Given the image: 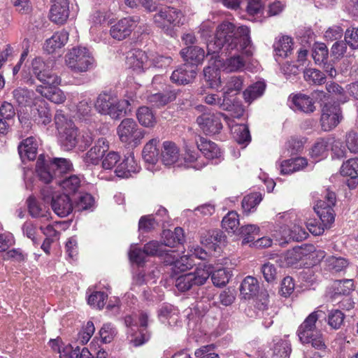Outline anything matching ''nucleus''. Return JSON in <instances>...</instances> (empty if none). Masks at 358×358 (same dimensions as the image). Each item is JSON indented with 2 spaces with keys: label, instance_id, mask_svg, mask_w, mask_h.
Masks as SVG:
<instances>
[{
  "label": "nucleus",
  "instance_id": "nucleus-1",
  "mask_svg": "<svg viewBox=\"0 0 358 358\" xmlns=\"http://www.w3.org/2000/svg\"><path fill=\"white\" fill-rule=\"evenodd\" d=\"M250 29L247 26L235 25L228 21H224L216 29L213 41L207 45L208 54L215 55L220 50L226 54L233 52H241L246 57L253 55Z\"/></svg>",
  "mask_w": 358,
  "mask_h": 358
},
{
  "label": "nucleus",
  "instance_id": "nucleus-2",
  "mask_svg": "<svg viewBox=\"0 0 358 358\" xmlns=\"http://www.w3.org/2000/svg\"><path fill=\"white\" fill-rule=\"evenodd\" d=\"M322 315H323L322 310L313 311L306 317L296 331L301 343L311 344L313 348L318 350L325 348L323 335L316 327V322Z\"/></svg>",
  "mask_w": 358,
  "mask_h": 358
},
{
  "label": "nucleus",
  "instance_id": "nucleus-3",
  "mask_svg": "<svg viewBox=\"0 0 358 358\" xmlns=\"http://www.w3.org/2000/svg\"><path fill=\"white\" fill-rule=\"evenodd\" d=\"M67 67L75 73H83L95 67L96 61L90 50L86 47L71 48L65 56Z\"/></svg>",
  "mask_w": 358,
  "mask_h": 358
},
{
  "label": "nucleus",
  "instance_id": "nucleus-4",
  "mask_svg": "<svg viewBox=\"0 0 358 358\" xmlns=\"http://www.w3.org/2000/svg\"><path fill=\"white\" fill-rule=\"evenodd\" d=\"M129 105L127 100L119 101L110 94H100L94 103L96 110L103 115H108L113 119H119L126 113V107Z\"/></svg>",
  "mask_w": 358,
  "mask_h": 358
},
{
  "label": "nucleus",
  "instance_id": "nucleus-5",
  "mask_svg": "<svg viewBox=\"0 0 358 358\" xmlns=\"http://www.w3.org/2000/svg\"><path fill=\"white\" fill-rule=\"evenodd\" d=\"M210 275L209 268L200 266L194 272L181 275L176 280V287L180 292H186L194 286L203 285Z\"/></svg>",
  "mask_w": 358,
  "mask_h": 358
},
{
  "label": "nucleus",
  "instance_id": "nucleus-6",
  "mask_svg": "<svg viewBox=\"0 0 358 358\" xmlns=\"http://www.w3.org/2000/svg\"><path fill=\"white\" fill-rule=\"evenodd\" d=\"M120 141L131 146H137L145 136V131L138 128L136 122L131 118L123 120L117 127Z\"/></svg>",
  "mask_w": 358,
  "mask_h": 358
},
{
  "label": "nucleus",
  "instance_id": "nucleus-7",
  "mask_svg": "<svg viewBox=\"0 0 358 358\" xmlns=\"http://www.w3.org/2000/svg\"><path fill=\"white\" fill-rule=\"evenodd\" d=\"M336 200L335 193L327 189L324 199L317 201L314 206L315 212L326 227H329L334 221L335 213L333 207L335 206Z\"/></svg>",
  "mask_w": 358,
  "mask_h": 358
},
{
  "label": "nucleus",
  "instance_id": "nucleus-8",
  "mask_svg": "<svg viewBox=\"0 0 358 358\" xmlns=\"http://www.w3.org/2000/svg\"><path fill=\"white\" fill-rule=\"evenodd\" d=\"M183 17L182 12L173 7L161 8L153 16L155 25L164 30H169L171 26H178Z\"/></svg>",
  "mask_w": 358,
  "mask_h": 358
},
{
  "label": "nucleus",
  "instance_id": "nucleus-9",
  "mask_svg": "<svg viewBox=\"0 0 358 358\" xmlns=\"http://www.w3.org/2000/svg\"><path fill=\"white\" fill-rule=\"evenodd\" d=\"M34 75L38 80L48 85H59L60 78L49 68L40 58L34 59L31 62Z\"/></svg>",
  "mask_w": 358,
  "mask_h": 358
},
{
  "label": "nucleus",
  "instance_id": "nucleus-10",
  "mask_svg": "<svg viewBox=\"0 0 358 358\" xmlns=\"http://www.w3.org/2000/svg\"><path fill=\"white\" fill-rule=\"evenodd\" d=\"M221 117L227 119V116L221 113H203L197 117L196 122L206 134L213 135L218 134L222 129Z\"/></svg>",
  "mask_w": 358,
  "mask_h": 358
},
{
  "label": "nucleus",
  "instance_id": "nucleus-11",
  "mask_svg": "<svg viewBox=\"0 0 358 358\" xmlns=\"http://www.w3.org/2000/svg\"><path fill=\"white\" fill-rule=\"evenodd\" d=\"M342 119L338 104L327 103L322 109L320 122L324 131H330L336 127Z\"/></svg>",
  "mask_w": 358,
  "mask_h": 358
},
{
  "label": "nucleus",
  "instance_id": "nucleus-12",
  "mask_svg": "<svg viewBox=\"0 0 358 358\" xmlns=\"http://www.w3.org/2000/svg\"><path fill=\"white\" fill-rule=\"evenodd\" d=\"M109 145L105 138H99L94 145L83 156V161L87 165H96L108 151Z\"/></svg>",
  "mask_w": 358,
  "mask_h": 358
},
{
  "label": "nucleus",
  "instance_id": "nucleus-13",
  "mask_svg": "<svg viewBox=\"0 0 358 358\" xmlns=\"http://www.w3.org/2000/svg\"><path fill=\"white\" fill-rule=\"evenodd\" d=\"M141 170L133 153L124 156V159L117 166L115 173L122 178H128L133 176Z\"/></svg>",
  "mask_w": 358,
  "mask_h": 358
},
{
  "label": "nucleus",
  "instance_id": "nucleus-14",
  "mask_svg": "<svg viewBox=\"0 0 358 358\" xmlns=\"http://www.w3.org/2000/svg\"><path fill=\"white\" fill-rule=\"evenodd\" d=\"M136 21L131 17L120 20L111 26L110 35L114 39L122 41L128 37L135 27Z\"/></svg>",
  "mask_w": 358,
  "mask_h": 358
},
{
  "label": "nucleus",
  "instance_id": "nucleus-15",
  "mask_svg": "<svg viewBox=\"0 0 358 358\" xmlns=\"http://www.w3.org/2000/svg\"><path fill=\"white\" fill-rule=\"evenodd\" d=\"M51 2L50 20L56 24H64L69 16V0H51Z\"/></svg>",
  "mask_w": 358,
  "mask_h": 358
},
{
  "label": "nucleus",
  "instance_id": "nucleus-16",
  "mask_svg": "<svg viewBox=\"0 0 358 358\" xmlns=\"http://www.w3.org/2000/svg\"><path fill=\"white\" fill-rule=\"evenodd\" d=\"M36 172L39 179L45 183H56L57 178L54 175L52 161L46 159L43 155H40L37 159Z\"/></svg>",
  "mask_w": 358,
  "mask_h": 358
},
{
  "label": "nucleus",
  "instance_id": "nucleus-17",
  "mask_svg": "<svg viewBox=\"0 0 358 358\" xmlns=\"http://www.w3.org/2000/svg\"><path fill=\"white\" fill-rule=\"evenodd\" d=\"M51 207L54 213L61 217L70 215L75 208L67 194H57Z\"/></svg>",
  "mask_w": 358,
  "mask_h": 358
},
{
  "label": "nucleus",
  "instance_id": "nucleus-18",
  "mask_svg": "<svg viewBox=\"0 0 358 358\" xmlns=\"http://www.w3.org/2000/svg\"><path fill=\"white\" fill-rule=\"evenodd\" d=\"M127 63L129 68L138 72L149 66L148 55L139 49H133L127 53Z\"/></svg>",
  "mask_w": 358,
  "mask_h": 358
},
{
  "label": "nucleus",
  "instance_id": "nucleus-19",
  "mask_svg": "<svg viewBox=\"0 0 358 358\" xmlns=\"http://www.w3.org/2000/svg\"><path fill=\"white\" fill-rule=\"evenodd\" d=\"M196 75V72L194 66L184 64L172 73L171 79L173 83L178 85H186L191 83Z\"/></svg>",
  "mask_w": 358,
  "mask_h": 358
},
{
  "label": "nucleus",
  "instance_id": "nucleus-20",
  "mask_svg": "<svg viewBox=\"0 0 358 358\" xmlns=\"http://www.w3.org/2000/svg\"><path fill=\"white\" fill-rule=\"evenodd\" d=\"M341 173L350 178L346 182L349 188H355L358 185V157L350 159L344 162L341 167Z\"/></svg>",
  "mask_w": 358,
  "mask_h": 358
},
{
  "label": "nucleus",
  "instance_id": "nucleus-21",
  "mask_svg": "<svg viewBox=\"0 0 358 358\" xmlns=\"http://www.w3.org/2000/svg\"><path fill=\"white\" fill-rule=\"evenodd\" d=\"M38 142L36 138L30 136L22 141L18 145V153L21 159L24 162L25 159L29 161L36 159Z\"/></svg>",
  "mask_w": 358,
  "mask_h": 358
},
{
  "label": "nucleus",
  "instance_id": "nucleus-22",
  "mask_svg": "<svg viewBox=\"0 0 358 358\" xmlns=\"http://www.w3.org/2000/svg\"><path fill=\"white\" fill-rule=\"evenodd\" d=\"M290 98L295 110L310 114L316 109L313 98L308 95L299 93L293 95Z\"/></svg>",
  "mask_w": 358,
  "mask_h": 358
},
{
  "label": "nucleus",
  "instance_id": "nucleus-23",
  "mask_svg": "<svg viewBox=\"0 0 358 358\" xmlns=\"http://www.w3.org/2000/svg\"><path fill=\"white\" fill-rule=\"evenodd\" d=\"M180 157V149L173 141H164L162 150V161L166 166L176 163Z\"/></svg>",
  "mask_w": 358,
  "mask_h": 358
},
{
  "label": "nucleus",
  "instance_id": "nucleus-24",
  "mask_svg": "<svg viewBox=\"0 0 358 358\" xmlns=\"http://www.w3.org/2000/svg\"><path fill=\"white\" fill-rule=\"evenodd\" d=\"M28 211L30 215L34 218L48 220L51 217V213L48 207L42 205L34 196H29L27 200Z\"/></svg>",
  "mask_w": 358,
  "mask_h": 358
},
{
  "label": "nucleus",
  "instance_id": "nucleus-25",
  "mask_svg": "<svg viewBox=\"0 0 358 358\" xmlns=\"http://www.w3.org/2000/svg\"><path fill=\"white\" fill-rule=\"evenodd\" d=\"M195 141L197 148L207 159H212L220 156V150L215 143L201 136H198Z\"/></svg>",
  "mask_w": 358,
  "mask_h": 358
},
{
  "label": "nucleus",
  "instance_id": "nucleus-26",
  "mask_svg": "<svg viewBox=\"0 0 358 358\" xmlns=\"http://www.w3.org/2000/svg\"><path fill=\"white\" fill-rule=\"evenodd\" d=\"M55 85L38 86L36 91L50 101L59 104L65 101L66 96L62 90Z\"/></svg>",
  "mask_w": 358,
  "mask_h": 358
},
{
  "label": "nucleus",
  "instance_id": "nucleus-27",
  "mask_svg": "<svg viewBox=\"0 0 358 358\" xmlns=\"http://www.w3.org/2000/svg\"><path fill=\"white\" fill-rule=\"evenodd\" d=\"M180 55L188 64H191L192 66L201 64L204 57L205 52L203 48L199 46H189L183 48L180 51Z\"/></svg>",
  "mask_w": 358,
  "mask_h": 358
},
{
  "label": "nucleus",
  "instance_id": "nucleus-28",
  "mask_svg": "<svg viewBox=\"0 0 358 358\" xmlns=\"http://www.w3.org/2000/svg\"><path fill=\"white\" fill-rule=\"evenodd\" d=\"M68 40L69 33L66 31H57L45 41L44 48L48 53H52L64 46Z\"/></svg>",
  "mask_w": 358,
  "mask_h": 358
},
{
  "label": "nucleus",
  "instance_id": "nucleus-29",
  "mask_svg": "<svg viewBox=\"0 0 358 358\" xmlns=\"http://www.w3.org/2000/svg\"><path fill=\"white\" fill-rule=\"evenodd\" d=\"M176 98V92L170 90L164 93L156 92L146 96V100L152 106L160 108L164 106L169 102L174 101Z\"/></svg>",
  "mask_w": 358,
  "mask_h": 358
},
{
  "label": "nucleus",
  "instance_id": "nucleus-30",
  "mask_svg": "<svg viewBox=\"0 0 358 358\" xmlns=\"http://www.w3.org/2000/svg\"><path fill=\"white\" fill-rule=\"evenodd\" d=\"M178 310L171 305L163 306L158 312V317L164 324L175 326L179 320Z\"/></svg>",
  "mask_w": 358,
  "mask_h": 358
},
{
  "label": "nucleus",
  "instance_id": "nucleus-31",
  "mask_svg": "<svg viewBox=\"0 0 358 358\" xmlns=\"http://www.w3.org/2000/svg\"><path fill=\"white\" fill-rule=\"evenodd\" d=\"M307 165V159L303 157H296L285 160L281 164L280 173L282 175L291 174L303 169Z\"/></svg>",
  "mask_w": 358,
  "mask_h": 358
},
{
  "label": "nucleus",
  "instance_id": "nucleus-32",
  "mask_svg": "<svg viewBox=\"0 0 358 358\" xmlns=\"http://www.w3.org/2000/svg\"><path fill=\"white\" fill-rule=\"evenodd\" d=\"M246 60L240 55L235 53L226 59L222 65L224 71L227 73L239 72L245 69Z\"/></svg>",
  "mask_w": 358,
  "mask_h": 358
},
{
  "label": "nucleus",
  "instance_id": "nucleus-33",
  "mask_svg": "<svg viewBox=\"0 0 358 358\" xmlns=\"http://www.w3.org/2000/svg\"><path fill=\"white\" fill-rule=\"evenodd\" d=\"M158 143L159 140L157 138H152L143 148V158L146 163L150 165H155L158 162L159 152L157 149Z\"/></svg>",
  "mask_w": 358,
  "mask_h": 358
},
{
  "label": "nucleus",
  "instance_id": "nucleus-34",
  "mask_svg": "<svg viewBox=\"0 0 358 358\" xmlns=\"http://www.w3.org/2000/svg\"><path fill=\"white\" fill-rule=\"evenodd\" d=\"M331 138H319L313 145L310 155V157L315 161H320L322 159L326 157L329 150Z\"/></svg>",
  "mask_w": 358,
  "mask_h": 358
},
{
  "label": "nucleus",
  "instance_id": "nucleus-35",
  "mask_svg": "<svg viewBox=\"0 0 358 358\" xmlns=\"http://www.w3.org/2000/svg\"><path fill=\"white\" fill-rule=\"evenodd\" d=\"M292 45V38L287 36H283L275 42L273 48L277 56L285 58L291 54Z\"/></svg>",
  "mask_w": 358,
  "mask_h": 358
},
{
  "label": "nucleus",
  "instance_id": "nucleus-36",
  "mask_svg": "<svg viewBox=\"0 0 358 358\" xmlns=\"http://www.w3.org/2000/svg\"><path fill=\"white\" fill-rule=\"evenodd\" d=\"M259 290V284L256 278L247 276L241 282L240 287L241 294L245 299H250L256 295Z\"/></svg>",
  "mask_w": 358,
  "mask_h": 358
},
{
  "label": "nucleus",
  "instance_id": "nucleus-37",
  "mask_svg": "<svg viewBox=\"0 0 358 358\" xmlns=\"http://www.w3.org/2000/svg\"><path fill=\"white\" fill-rule=\"evenodd\" d=\"M234 138L238 144L248 145L251 141L248 127L244 124H235L231 127Z\"/></svg>",
  "mask_w": 358,
  "mask_h": 358
},
{
  "label": "nucleus",
  "instance_id": "nucleus-38",
  "mask_svg": "<svg viewBox=\"0 0 358 358\" xmlns=\"http://www.w3.org/2000/svg\"><path fill=\"white\" fill-rule=\"evenodd\" d=\"M148 315L145 312H141L139 315V322L141 327L144 328L142 329V331L140 333L138 336H136L134 338L131 340V342L133 343L134 346L138 347L145 342H147L150 337V334L148 331H145V329L148 326Z\"/></svg>",
  "mask_w": 358,
  "mask_h": 358
},
{
  "label": "nucleus",
  "instance_id": "nucleus-39",
  "mask_svg": "<svg viewBox=\"0 0 358 358\" xmlns=\"http://www.w3.org/2000/svg\"><path fill=\"white\" fill-rule=\"evenodd\" d=\"M80 179L76 175L56 180L55 185L60 186L66 193H75L80 186Z\"/></svg>",
  "mask_w": 358,
  "mask_h": 358
},
{
  "label": "nucleus",
  "instance_id": "nucleus-40",
  "mask_svg": "<svg viewBox=\"0 0 358 358\" xmlns=\"http://www.w3.org/2000/svg\"><path fill=\"white\" fill-rule=\"evenodd\" d=\"M136 117L139 123L145 127H153L157 122L153 112L147 106L140 107L136 112Z\"/></svg>",
  "mask_w": 358,
  "mask_h": 358
},
{
  "label": "nucleus",
  "instance_id": "nucleus-41",
  "mask_svg": "<svg viewBox=\"0 0 358 358\" xmlns=\"http://www.w3.org/2000/svg\"><path fill=\"white\" fill-rule=\"evenodd\" d=\"M36 112L34 113L35 121L38 124L46 125L51 122L52 115L48 107V103L45 101H41L38 105H36Z\"/></svg>",
  "mask_w": 358,
  "mask_h": 358
},
{
  "label": "nucleus",
  "instance_id": "nucleus-42",
  "mask_svg": "<svg viewBox=\"0 0 358 358\" xmlns=\"http://www.w3.org/2000/svg\"><path fill=\"white\" fill-rule=\"evenodd\" d=\"M262 200V194L258 192H253L246 195L243 199L241 203L243 212L247 215L254 212L256 209V207L259 204Z\"/></svg>",
  "mask_w": 358,
  "mask_h": 358
},
{
  "label": "nucleus",
  "instance_id": "nucleus-43",
  "mask_svg": "<svg viewBox=\"0 0 358 358\" xmlns=\"http://www.w3.org/2000/svg\"><path fill=\"white\" fill-rule=\"evenodd\" d=\"M78 129L74 127L66 128L62 136V143L67 150H72L78 143Z\"/></svg>",
  "mask_w": 358,
  "mask_h": 358
},
{
  "label": "nucleus",
  "instance_id": "nucleus-44",
  "mask_svg": "<svg viewBox=\"0 0 358 358\" xmlns=\"http://www.w3.org/2000/svg\"><path fill=\"white\" fill-rule=\"evenodd\" d=\"M163 220L154 217L153 215L143 216L138 222V229L142 233L150 232L156 227L163 224Z\"/></svg>",
  "mask_w": 358,
  "mask_h": 358
},
{
  "label": "nucleus",
  "instance_id": "nucleus-45",
  "mask_svg": "<svg viewBox=\"0 0 358 358\" xmlns=\"http://www.w3.org/2000/svg\"><path fill=\"white\" fill-rule=\"evenodd\" d=\"M71 166L70 161L65 158H55L52 161L54 175L59 179H62L63 176L71 169Z\"/></svg>",
  "mask_w": 358,
  "mask_h": 358
},
{
  "label": "nucleus",
  "instance_id": "nucleus-46",
  "mask_svg": "<svg viewBox=\"0 0 358 358\" xmlns=\"http://www.w3.org/2000/svg\"><path fill=\"white\" fill-rule=\"evenodd\" d=\"M204 101L209 105L217 106L224 110H229L231 108V101L223 94L222 97L216 94H207Z\"/></svg>",
  "mask_w": 358,
  "mask_h": 358
},
{
  "label": "nucleus",
  "instance_id": "nucleus-47",
  "mask_svg": "<svg viewBox=\"0 0 358 358\" xmlns=\"http://www.w3.org/2000/svg\"><path fill=\"white\" fill-rule=\"evenodd\" d=\"M266 85L262 82H257L250 86L243 92V96L246 102L250 103L253 100L261 96L264 90Z\"/></svg>",
  "mask_w": 358,
  "mask_h": 358
},
{
  "label": "nucleus",
  "instance_id": "nucleus-48",
  "mask_svg": "<svg viewBox=\"0 0 358 358\" xmlns=\"http://www.w3.org/2000/svg\"><path fill=\"white\" fill-rule=\"evenodd\" d=\"M205 80L210 88H217L220 84V73L215 66H206L203 69Z\"/></svg>",
  "mask_w": 358,
  "mask_h": 358
},
{
  "label": "nucleus",
  "instance_id": "nucleus-49",
  "mask_svg": "<svg viewBox=\"0 0 358 358\" xmlns=\"http://www.w3.org/2000/svg\"><path fill=\"white\" fill-rule=\"evenodd\" d=\"M224 241V236L219 230H210L201 236V243L206 246L217 245Z\"/></svg>",
  "mask_w": 358,
  "mask_h": 358
},
{
  "label": "nucleus",
  "instance_id": "nucleus-50",
  "mask_svg": "<svg viewBox=\"0 0 358 358\" xmlns=\"http://www.w3.org/2000/svg\"><path fill=\"white\" fill-rule=\"evenodd\" d=\"M239 225L238 215L235 211L229 212L222 219V226L228 232L235 233Z\"/></svg>",
  "mask_w": 358,
  "mask_h": 358
},
{
  "label": "nucleus",
  "instance_id": "nucleus-51",
  "mask_svg": "<svg viewBox=\"0 0 358 358\" xmlns=\"http://www.w3.org/2000/svg\"><path fill=\"white\" fill-rule=\"evenodd\" d=\"M92 107L90 99L80 101L77 105L76 117L81 121H87L92 115Z\"/></svg>",
  "mask_w": 358,
  "mask_h": 358
},
{
  "label": "nucleus",
  "instance_id": "nucleus-52",
  "mask_svg": "<svg viewBox=\"0 0 358 358\" xmlns=\"http://www.w3.org/2000/svg\"><path fill=\"white\" fill-rule=\"evenodd\" d=\"M332 288L334 289V295H348L354 289V283L352 280H336Z\"/></svg>",
  "mask_w": 358,
  "mask_h": 358
},
{
  "label": "nucleus",
  "instance_id": "nucleus-53",
  "mask_svg": "<svg viewBox=\"0 0 358 358\" xmlns=\"http://www.w3.org/2000/svg\"><path fill=\"white\" fill-rule=\"evenodd\" d=\"M303 254L301 248H294L287 251L282 258L283 262L282 266H292L296 264L302 258Z\"/></svg>",
  "mask_w": 358,
  "mask_h": 358
},
{
  "label": "nucleus",
  "instance_id": "nucleus-54",
  "mask_svg": "<svg viewBox=\"0 0 358 358\" xmlns=\"http://www.w3.org/2000/svg\"><path fill=\"white\" fill-rule=\"evenodd\" d=\"M94 199L91 194L84 193L78 196L74 207L78 211L90 210L94 207Z\"/></svg>",
  "mask_w": 358,
  "mask_h": 358
},
{
  "label": "nucleus",
  "instance_id": "nucleus-55",
  "mask_svg": "<svg viewBox=\"0 0 358 358\" xmlns=\"http://www.w3.org/2000/svg\"><path fill=\"white\" fill-rule=\"evenodd\" d=\"M291 352V343L288 341H281L274 347L273 358H289Z\"/></svg>",
  "mask_w": 358,
  "mask_h": 358
},
{
  "label": "nucleus",
  "instance_id": "nucleus-56",
  "mask_svg": "<svg viewBox=\"0 0 358 358\" xmlns=\"http://www.w3.org/2000/svg\"><path fill=\"white\" fill-rule=\"evenodd\" d=\"M325 262L329 269L335 272L343 271L348 265L347 259L343 257H336L335 256H330L327 257Z\"/></svg>",
  "mask_w": 358,
  "mask_h": 358
},
{
  "label": "nucleus",
  "instance_id": "nucleus-57",
  "mask_svg": "<svg viewBox=\"0 0 358 358\" xmlns=\"http://www.w3.org/2000/svg\"><path fill=\"white\" fill-rule=\"evenodd\" d=\"M230 278V272L224 268L215 271L211 275L212 282L216 287L224 286Z\"/></svg>",
  "mask_w": 358,
  "mask_h": 358
},
{
  "label": "nucleus",
  "instance_id": "nucleus-58",
  "mask_svg": "<svg viewBox=\"0 0 358 358\" xmlns=\"http://www.w3.org/2000/svg\"><path fill=\"white\" fill-rule=\"evenodd\" d=\"M243 80L241 76H232L231 77L225 86V91L224 95L230 94L231 93L235 92L236 94L239 92L243 89Z\"/></svg>",
  "mask_w": 358,
  "mask_h": 358
},
{
  "label": "nucleus",
  "instance_id": "nucleus-59",
  "mask_svg": "<svg viewBox=\"0 0 358 358\" xmlns=\"http://www.w3.org/2000/svg\"><path fill=\"white\" fill-rule=\"evenodd\" d=\"M304 78L309 83L321 85L324 83L326 78L324 74L320 70L308 69L304 71Z\"/></svg>",
  "mask_w": 358,
  "mask_h": 358
},
{
  "label": "nucleus",
  "instance_id": "nucleus-60",
  "mask_svg": "<svg viewBox=\"0 0 358 358\" xmlns=\"http://www.w3.org/2000/svg\"><path fill=\"white\" fill-rule=\"evenodd\" d=\"M345 315L339 310H332L328 315V324L334 329H338L343 324Z\"/></svg>",
  "mask_w": 358,
  "mask_h": 358
},
{
  "label": "nucleus",
  "instance_id": "nucleus-61",
  "mask_svg": "<svg viewBox=\"0 0 358 358\" xmlns=\"http://www.w3.org/2000/svg\"><path fill=\"white\" fill-rule=\"evenodd\" d=\"M239 234L243 236V243L252 242L259 232V228L255 224H248L238 229Z\"/></svg>",
  "mask_w": 358,
  "mask_h": 358
},
{
  "label": "nucleus",
  "instance_id": "nucleus-62",
  "mask_svg": "<svg viewBox=\"0 0 358 358\" xmlns=\"http://www.w3.org/2000/svg\"><path fill=\"white\" fill-rule=\"evenodd\" d=\"M107 296L103 292H94L88 297V304L99 310L102 309L105 306Z\"/></svg>",
  "mask_w": 358,
  "mask_h": 358
},
{
  "label": "nucleus",
  "instance_id": "nucleus-63",
  "mask_svg": "<svg viewBox=\"0 0 358 358\" xmlns=\"http://www.w3.org/2000/svg\"><path fill=\"white\" fill-rule=\"evenodd\" d=\"M263 5L259 0H249L246 7L248 14L252 17L250 20L255 21L262 14Z\"/></svg>",
  "mask_w": 358,
  "mask_h": 358
},
{
  "label": "nucleus",
  "instance_id": "nucleus-64",
  "mask_svg": "<svg viewBox=\"0 0 358 358\" xmlns=\"http://www.w3.org/2000/svg\"><path fill=\"white\" fill-rule=\"evenodd\" d=\"M117 331L110 323H106L99 331L101 341L104 343H110L115 338Z\"/></svg>",
  "mask_w": 358,
  "mask_h": 358
}]
</instances>
